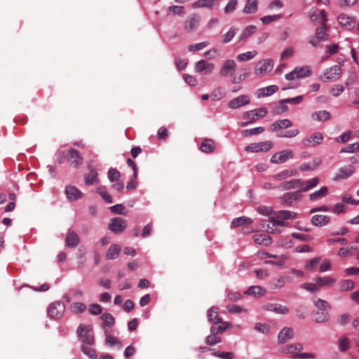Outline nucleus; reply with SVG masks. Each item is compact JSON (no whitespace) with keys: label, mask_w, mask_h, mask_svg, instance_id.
<instances>
[{"label":"nucleus","mask_w":359,"mask_h":359,"mask_svg":"<svg viewBox=\"0 0 359 359\" xmlns=\"http://www.w3.org/2000/svg\"><path fill=\"white\" fill-rule=\"evenodd\" d=\"M276 217H271L268 220L266 228L271 233H279L287 223L283 220L293 219L297 217V213L290 210H279L275 213Z\"/></svg>","instance_id":"obj_1"},{"label":"nucleus","mask_w":359,"mask_h":359,"mask_svg":"<svg viewBox=\"0 0 359 359\" xmlns=\"http://www.w3.org/2000/svg\"><path fill=\"white\" fill-rule=\"evenodd\" d=\"M304 349L303 345L300 343L289 344L280 348V352L284 354H289L293 359H309L315 358L314 353H302Z\"/></svg>","instance_id":"obj_2"},{"label":"nucleus","mask_w":359,"mask_h":359,"mask_svg":"<svg viewBox=\"0 0 359 359\" xmlns=\"http://www.w3.org/2000/svg\"><path fill=\"white\" fill-rule=\"evenodd\" d=\"M91 325L80 324L76 330L78 337L81 339L83 345H93L95 343L94 336L90 332L92 331Z\"/></svg>","instance_id":"obj_3"},{"label":"nucleus","mask_w":359,"mask_h":359,"mask_svg":"<svg viewBox=\"0 0 359 359\" xmlns=\"http://www.w3.org/2000/svg\"><path fill=\"white\" fill-rule=\"evenodd\" d=\"M267 114V109L265 107H260L253 110L245 111L243 114V118L246 121L241 123V126L245 127L255 121L256 119L265 116Z\"/></svg>","instance_id":"obj_4"},{"label":"nucleus","mask_w":359,"mask_h":359,"mask_svg":"<svg viewBox=\"0 0 359 359\" xmlns=\"http://www.w3.org/2000/svg\"><path fill=\"white\" fill-rule=\"evenodd\" d=\"M65 311V305L60 301L51 303L47 309L48 316L51 318H60Z\"/></svg>","instance_id":"obj_5"},{"label":"nucleus","mask_w":359,"mask_h":359,"mask_svg":"<svg viewBox=\"0 0 359 359\" xmlns=\"http://www.w3.org/2000/svg\"><path fill=\"white\" fill-rule=\"evenodd\" d=\"M273 146L271 141L255 142L247 145L245 150L247 152H266L270 150Z\"/></svg>","instance_id":"obj_6"},{"label":"nucleus","mask_w":359,"mask_h":359,"mask_svg":"<svg viewBox=\"0 0 359 359\" xmlns=\"http://www.w3.org/2000/svg\"><path fill=\"white\" fill-rule=\"evenodd\" d=\"M215 68V64L209 62L205 60H201L195 63L194 71L203 75L212 74Z\"/></svg>","instance_id":"obj_7"},{"label":"nucleus","mask_w":359,"mask_h":359,"mask_svg":"<svg viewBox=\"0 0 359 359\" xmlns=\"http://www.w3.org/2000/svg\"><path fill=\"white\" fill-rule=\"evenodd\" d=\"M293 157L294 154L292 151L290 149H285L273 154L270 159V162L277 164L283 163L288 159L292 158Z\"/></svg>","instance_id":"obj_8"},{"label":"nucleus","mask_w":359,"mask_h":359,"mask_svg":"<svg viewBox=\"0 0 359 359\" xmlns=\"http://www.w3.org/2000/svg\"><path fill=\"white\" fill-rule=\"evenodd\" d=\"M127 227V222L121 217H114L109 223V229L115 233L123 231Z\"/></svg>","instance_id":"obj_9"},{"label":"nucleus","mask_w":359,"mask_h":359,"mask_svg":"<svg viewBox=\"0 0 359 359\" xmlns=\"http://www.w3.org/2000/svg\"><path fill=\"white\" fill-rule=\"evenodd\" d=\"M236 63L233 60L229 59L224 62L219 69V74L221 76L226 77L228 76H233V72L236 69Z\"/></svg>","instance_id":"obj_10"},{"label":"nucleus","mask_w":359,"mask_h":359,"mask_svg":"<svg viewBox=\"0 0 359 359\" xmlns=\"http://www.w3.org/2000/svg\"><path fill=\"white\" fill-rule=\"evenodd\" d=\"M66 157L69 164L74 168H77L83 163L82 156L79 152L74 149H69L66 154Z\"/></svg>","instance_id":"obj_11"},{"label":"nucleus","mask_w":359,"mask_h":359,"mask_svg":"<svg viewBox=\"0 0 359 359\" xmlns=\"http://www.w3.org/2000/svg\"><path fill=\"white\" fill-rule=\"evenodd\" d=\"M323 140V135L321 133L317 132L313 133L309 137H304L302 140V144L306 147H316L320 144Z\"/></svg>","instance_id":"obj_12"},{"label":"nucleus","mask_w":359,"mask_h":359,"mask_svg":"<svg viewBox=\"0 0 359 359\" xmlns=\"http://www.w3.org/2000/svg\"><path fill=\"white\" fill-rule=\"evenodd\" d=\"M200 17L196 14L189 16L184 22V29L190 33L197 29L199 25Z\"/></svg>","instance_id":"obj_13"},{"label":"nucleus","mask_w":359,"mask_h":359,"mask_svg":"<svg viewBox=\"0 0 359 359\" xmlns=\"http://www.w3.org/2000/svg\"><path fill=\"white\" fill-rule=\"evenodd\" d=\"M294 337V330L292 327H285L278 334V342L285 344Z\"/></svg>","instance_id":"obj_14"},{"label":"nucleus","mask_w":359,"mask_h":359,"mask_svg":"<svg viewBox=\"0 0 359 359\" xmlns=\"http://www.w3.org/2000/svg\"><path fill=\"white\" fill-rule=\"evenodd\" d=\"M339 25L347 30H351L355 26V19L345 13H341L338 17Z\"/></svg>","instance_id":"obj_15"},{"label":"nucleus","mask_w":359,"mask_h":359,"mask_svg":"<svg viewBox=\"0 0 359 359\" xmlns=\"http://www.w3.org/2000/svg\"><path fill=\"white\" fill-rule=\"evenodd\" d=\"M341 68L337 65H334L327 69L321 77L323 81H336L339 78Z\"/></svg>","instance_id":"obj_16"},{"label":"nucleus","mask_w":359,"mask_h":359,"mask_svg":"<svg viewBox=\"0 0 359 359\" xmlns=\"http://www.w3.org/2000/svg\"><path fill=\"white\" fill-rule=\"evenodd\" d=\"M273 67V62L271 60H264L260 61L255 70L256 74L264 75L271 71Z\"/></svg>","instance_id":"obj_17"},{"label":"nucleus","mask_w":359,"mask_h":359,"mask_svg":"<svg viewBox=\"0 0 359 359\" xmlns=\"http://www.w3.org/2000/svg\"><path fill=\"white\" fill-rule=\"evenodd\" d=\"M354 172V168L351 165L340 168L333 177L334 181H339L349 177Z\"/></svg>","instance_id":"obj_18"},{"label":"nucleus","mask_w":359,"mask_h":359,"mask_svg":"<svg viewBox=\"0 0 359 359\" xmlns=\"http://www.w3.org/2000/svg\"><path fill=\"white\" fill-rule=\"evenodd\" d=\"M250 103V98L246 95H241L231 100L228 102V107L230 109H238L243 105Z\"/></svg>","instance_id":"obj_19"},{"label":"nucleus","mask_w":359,"mask_h":359,"mask_svg":"<svg viewBox=\"0 0 359 359\" xmlns=\"http://www.w3.org/2000/svg\"><path fill=\"white\" fill-rule=\"evenodd\" d=\"M300 197L301 194H299V191H298L287 192L280 197V201L286 206H291L294 201L298 200Z\"/></svg>","instance_id":"obj_20"},{"label":"nucleus","mask_w":359,"mask_h":359,"mask_svg":"<svg viewBox=\"0 0 359 359\" xmlns=\"http://www.w3.org/2000/svg\"><path fill=\"white\" fill-rule=\"evenodd\" d=\"M319 182L320 179L318 177H313L305 181L300 179V184L298 191H299V194L302 191H308L316 187Z\"/></svg>","instance_id":"obj_21"},{"label":"nucleus","mask_w":359,"mask_h":359,"mask_svg":"<svg viewBox=\"0 0 359 359\" xmlns=\"http://www.w3.org/2000/svg\"><path fill=\"white\" fill-rule=\"evenodd\" d=\"M263 309L282 315H285L289 312V309L285 306L273 303H268L264 304L263 306Z\"/></svg>","instance_id":"obj_22"},{"label":"nucleus","mask_w":359,"mask_h":359,"mask_svg":"<svg viewBox=\"0 0 359 359\" xmlns=\"http://www.w3.org/2000/svg\"><path fill=\"white\" fill-rule=\"evenodd\" d=\"M292 278L288 276H280L271 280L269 284L272 289H280L284 287L287 283H290Z\"/></svg>","instance_id":"obj_23"},{"label":"nucleus","mask_w":359,"mask_h":359,"mask_svg":"<svg viewBox=\"0 0 359 359\" xmlns=\"http://www.w3.org/2000/svg\"><path fill=\"white\" fill-rule=\"evenodd\" d=\"M65 194L70 201H77L82 198L83 194L76 187L68 185L65 188Z\"/></svg>","instance_id":"obj_24"},{"label":"nucleus","mask_w":359,"mask_h":359,"mask_svg":"<svg viewBox=\"0 0 359 359\" xmlns=\"http://www.w3.org/2000/svg\"><path fill=\"white\" fill-rule=\"evenodd\" d=\"M310 19L313 22L325 24L327 19L324 10L312 9L310 12Z\"/></svg>","instance_id":"obj_25"},{"label":"nucleus","mask_w":359,"mask_h":359,"mask_svg":"<svg viewBox=\"0 0 359 359\" xmlns=\"http://www.w3.org/2000/svg\"><path fill=\"white\" fill-rule=\"evenodd\" d=\"M292 123L289 119H280L273 123L269 128L270 131H276L278 129H284L291 127Z\"/></svg>","instance_id":"obj_26"},{"label":"nucleus","mask_w":359,"mask_h":359,"mask_svg":"<svg viewBox=\"0 0 359 359\" xmlns=\"http://www.w3.org/2000/svg\"><path fill=\"white\" fill-rule=\"evenodd\" d=\"M219 0H198L193 3V8H211L215 6L218 5Z\"/></svg>","instance_id":"obj_27"},{"label":"nucleus","mask_w":359,"mask_h":359,"mask_svg":"<svg viewBox=\"0 0 359 359\" xmlns=\"http://www.w3.org/2000/svg\"><path fill=\"white\" fill-rule=\"evenodd\" d=\"M330 222V217L327 215H316L311 218L312 224L317 226L327 225Z\"/></svg>","instance_id":"obj_28"},{"label":"nucleus","mask_w":359,"mask_h":359,"mask_svg":"<svg viewBox=\"0 0 359 359\" xmlns=\"http://www.w3.org/2000/svg\"><path fill=\"white\" fill-rule=\"evenodd\" d=\"M278 87L276 85H272L267 87L260 88L257 91V97L261 98L269 96L277 92Z\"/></svg>","instance_id":"obj_29"},{"label":"nucleus","mask_w":359,"mask_h":359,"mask_svg":"<svg viewBox=\"0 0 359 359\" xmlns=\"http://www.w3.org/2000/svg\"><path fill=\"white\" fill-rule=\"evenodd\" d=\"M219 309L216 306H212L208 311L207 316L208 321L217 324V323H222V318L219 317Z\"/></svg>","instance_id":"obj_30"},{"label":"nucleus","mask_w":359,"mask_h":359,"mask_svg":"<svg viewBox=\"0 0 359 359\" xmlns=\"http://www.w3.org/2000/svg\"><path fill=\"white\" fill-rule=\"evenodd\" d=\"M328 188L327 187H322L319 190L316 191L309 194V199L311 201H317L328 194Z\"/></svg>","instance_id":"obj_31"},{"label":"nucleus","mask_w":359,"mask_h":359,"mask_svg":"<svg viewBox=\"0 0 359 359\" xmlns=\"http://www.w3.org/2000/svg\"><path fill=\"white\" fill-rule=\"evenodd\" d=\"M296 170H284L272 175L271 178L277 181H280L287 177L294 176L296 175Z\"/></svg>","instance_id":"obj_32"},{"label":"nucleus","mask_w":359,"mask_h":359,"mask_svg":"<svg viewBox=\"0 0 359 359\" xmlns=\"http://www.w3.org/2000/svg\"><path fill=\"white\" fill-rule=\"evenodd\" d=\"M255 243L257 245L267 246L271 243V238L266 234H256L253 236Z\"/></svg>","instance_id":"obj_33"},{"label":"nucleus","mask_w":359,"mask_h":359,"mask_svg":"<svg viewBox=\"0 0 359 359\" xmlns=\"http://www.w3.org/2000/svg\"><path fill=\"white\" fill-rule=\"evenodd\" d=\"M252 223V219L250 217L242 216L234 218L231 223L232 227L236 228L241 225H250Z\"/></svg>","instance_id":"obj_34"},{"label":"nucleus","mask_w":359,"mask_h":359,"mask_svg":"<svg viewBox=\"0 0 359 359\" xmlns=\"http://www.w3.org/2000/svg\"><path fill=\"white\" fill-rule=\"evenodd\" d=\"M66 243L69 247L74 248L79 243V238L74 231H69L66 237Z\"/></svg>","instance_id":"obj_35"},{"label":"nucleus","mask_w":359,"mask_h":359,"mask_svg":"<svg viewBox=\"0 0 359 359\" xmlns=\"http://www.w3.org/2000/svg\"><path fill=\"white\" fill-rule=\"evenodd\" d=\"M315 281L318 283V286L320 288L324 286H332L336 282V280L330 276H320L316 278Z\"/></svg>","instance_id":"obj_36"},{"label":"nucleus","mask_w":359,"mask_h":359,"mask_svg":"<svg viewBox=\"0 0 359 359\" xmlns=\"http://www.w3.org/2000/svg\"><path fill=\"white\" fill-rule=\"evenodd\" d=\"M300 179L292 180L282 182L278 188L283 190H289L292 189L299 188Z\"/></svg>","instance_id":"obj_37"},{"label":"nucleus","mask_w":359,"mask_h":359,"mask_svg":"<svg viewBox=\"0 0 359 359\" xmlns=\"http://www.w3.org/2000/svg\"><path fill=\"white\" fill-rule=\"evenodd\" d=\"M69 311L74 314H80L85 312L87 307L85 304L81 302H73L69 305Z\"/></svg>","instance_id":"obj_38"},{"label":"nucleus","mask_w":359,"mask_h":359,"mask_svg":"<svg viewBox=\"0 0 359 359\" xmlns=\"http://www.w3.org/2000/svg\"><path fill=\"white\" fill-rule=\"evenodd\" d=\"M265 290L258 285L250 286L246 291H245L244 294L248 295H253L262 297L265 294Z\"/></svg>","instance_id":"obj_39"},{"label":"nucleus","mask_w":359,"mask_h":359,"mask_svg":"<svg viewBox=\"0 0 359 359\" xmlns=\"http://www.w3.org/2000/svg\"><path fill=\"white\" fill-rule=\"evenodd\" d=\"M330 113L326 110H320L313 112L311 117L318 121H325L330 118Z\"/></svg>","instance_id":"obj_40"},{"label":"nucleus","mask_w":359,"mask_h":359,"mask_svg":"<svg viewBox=\"0 0 359 359\" xmlns=\"http://www.w3.org/2000/svg\"><path fill=\"white\" fill-rule=\"evenodd\" d=\"M101 320H102V328H104L107 327H112L115 323V320L112 315L109 313H104L101 317Z\"/></svg>","instance_id":"obj_41"},{"label":"nucleus","mask_w":359,"mask_h":359,"mask_svg":"<svg viewBox=\"0 0 359 359\" xmlns=\"http://www.w3.org/2000/svg\"><path fill=\"white\" fill-rule=\"evenodd\" d=\"M121 252V248L118 245H111L106 254L107 259H114L118 257Z\"/></svg>","instance_id":"obj_42"},{"label":"nucleus","mask_w":359,"mask_h":359,"mask_svg":"<svg viewBox=\"0 0 359 359\" xmlns=\"http://www.w3.org/2000/svg\"><path fill=\"white\" fill-rule=\"evenodd\" d=\"M314 320L316 323H325L329 320L328 311H317L314 313Z\"/></svg>","instance_id":"obj_43"},{"label":"nucleus","mask_w":359,"mask_h":359,"mask_svg":"<svg viewBox=\"0 0 359 359\" xmlns=\"http://www.w3.org/2000/svg\"><path fill=\"white\" fill-rule=\"evenodd\" d=\"M97 173L94 169H90V173L84 177L85 183L88 185L95 184L98 183Z\"/></svg>","instance_id":"obj_44"},{"label":"nucleus","mask_w":359,"mask_h":359,"mask_svg":"<svg viewBox=\"0 0 359 359\" xmlns=\"http://www.w3.org/2000/svg\"><path fill=\"white\" fill-rule=\"evenodd\" d=\"M220 325L218 326H212L210 327V332L215 333V334L218 335L219 334H222L225 332L227 328L231 325L228 322H224L222 320V323H219Z\"/></svg>","instance_id":"obj_45"},{"label":"nucleus","mask_w":359,"mask_h":359,"mask_svg":"<svg viewBox=\"0 0 359 359\" xmlns=\"http://www.w3.org/2000/svg\"><path fill=\"white\" fill-rule=\"evenodd\" d=\"M257 10V0H247L243 12L245 13H254Z\"/></svg>","instance_id":"obj_46"},{"label":"nucleus","mask_w":359,"mask_h":359,"mask_svg":"<svg viewBox=\"0 0 359 359\" xmlns=\"http://www.w3.org/2000/svg\"><path fill=\"white\" fill-rule=\"evenodd\" d=\"M215 148V142L210 139H205L201 145V151L205 153L212 152Z\"/></svg>","instance_id":"obj_47"},{"label":"nucleus","mask_w":359,"mask_h":359,"mask_svg":"<svg viewBox=\"0 0 359 359\" xmlns=\"http://www.w3.org/2000/svg\"><path fill=\"white\" fill-rule=\"evenodd\" d=\"M294 69L296 71L295 76L297 79L305 78L311 75V70L308 66L295 67Z\"/></svg>","instance_id":"obj_48"},{"label":"nucleus","mask_w":359,"mask_h":359,"mask_svg":"<svg viewBox=\"0 0 359 359\" xmlns=\"http://www.w3.org/2000/svg\"><path fill=\"white\" fill-rule=\"evenodd\" d=\"M238 29L234 27H231L229 29V31L222 35V41L223 43H229L232 40V39L235 36L236 34L237 33Z\"/></svg>","instance_id":"obj_49"},{"label":"nucleus","mask_w":359,"mask_h":359,"mask_svg":"<svg viewBox=\"0 0 359 359\" xmlns=\"http://www.w3.org/2000/svg\"><path fill=\"white\" fill-rule=\"evenodd\" d=\"M257 55V52L256 50L248 51L244 53L238 54L236 57V59L240 62H245L252 59Z\"/></svg>","instance_id":"obj_50"},{"label":"nucleus","mask_w":359,"mask_h":359,"mask_svg":"<svg viewBox=\"0 0 359 359\" xmlns=\"http://www.w3.org/2000/svg\"><path fill=\"white\" fill-rule=\"evenodd\" d=\"M222 341V338L219 335L215 334L213 332H210L205 340V343L208 346H214Z\"/></svg>","instance_id":"obj_51"},{"label":"nucleus","mask_w":359,"mask_h":359,"mask_svg":"<svg viewBox=\"0 0 359 359\" xmlns=\"http://www.w3.org/2000/svg\"><path fill=\"white\" fill-rule=\"evenodd\" d=\"M326 29V24H323L321 27H317L316 30L315 36L322 40L323 41H325L328 40V35L325 33Z\"/></svg>","instance_id":"obj_52"},{"label":"nucleus","mask_w":359,"mask_h":359,"mask_svg":"<svg viewBox=\"0 0 359 359\" xmlns=\"http://www.w3.org/2000/svg\"><path fill=\"white\" fill-rule=\"evenodd\" d=\"M313 302L316 307L318 309V311H329L330 306L328 302H327L326 301L321 299L320 298H315L313 299Z\"/></svg>","instance_id":"obj_53"},{"label":"nucleus","mask_w":359,"mask_h":359,"mask_svg":"<svg viewBox=\"0 0 359 359\" xmlns=\"http://www.w3.org/2000/svg\"><path fill=\"white\" fill-rule=\"evenodd\" d=\"M209 45L208 41H203L198 43L190 44L187 46V50L190 52L199 51Z\"/></svg>","instance_id":"obj_54"},{"label":"nucleus","mask_w":359,"mask_h":359,"mask_svg":"<svg viewBox=\"0 0 359 359\" xmlns=\"http://www.w3.org/2000/svg\"><path fill=\"white\" fill-rule=\"evenodd\" d=\"M97 192L102 196V198L108 203H112L113 199L111 196L106 191L104 187H99L97 188Z\"/></svg>","instance_id":"obj_55"},{"label":"nucleus","mask_w":359,"mask_h":359,"mask_svg":"<svg viewBox=\"0 0 359 359\" xmlns=\"http://www.w3.org/2000/svg\"><path fill=\"white\" fill-rule=\"evenodd\" d=\"M81 350L85 355L88 356L90 359L97 358L96 351L93 348L87 346L86 345H82L81 346Z\"/></svg>","instance_id":"obj_56"},{"label":"nucleus","mask_w":359,"mask_h":359,"mask_svg":"<svg viewBox=\"0 0 359 359\" xmlns=\"http://www.w3.org/2000/svg\"><path fill=\"white\" fill-rule=\"evenodd\" d=\"M359 152V142L348 144L340 150V153H355Z\"/></svg>","instance_id":"obj_57"},{"label":"nucleus","mask_w":359,"mask_h":359,"mask_svg":"<svg viewBox=\"0 0 359 359\" xmlns=\"http://www.w3.org/2000/svg\"><path fill=\"white\" fill-rule=\"evenodd\" d=\"M301 287L307 290V291H309L312 293H315L316 292H318L319 290H320V287L318 286V284L317 282L315 281V283H303L302 285H301Z\"/></svg>","instance_id":"obj_58"},{"label":"nucleus","mask_w":359,"mask_h":359,"mask_svg":"<svg viewBox=\"0 0 359 359\" xmlns=\"http://www.w3.org/2000/svg\"><path fill=\"white\" fill-rule=\"evenodd\" d=\"M256 30V27L254 25H249L245 27L240 35V40H245L252 34Z\"/></svg>","instance_id":"obj_59"},{"label":"nucleus","mask_w":359,"mask_h":359,"mask_svg":"<svg viewBox=\"0 0 359 359\" xmlns=\"http://www.w3.org/2000/svg\"><path fill=\"white\" fill-rule=\"evenodd\" d=\"M105 344L111 346L116 345L119 350L122 348V345L120 341L116 337L111 335H107V337L105 338Z\"/></svg>","instance_id":"obj_60"},{"label":"nucleus","mask_w":359,"mask_h":359,"mask_svg":"<svg viewBox=\"0 0 359 359\" xmlns=\"http://www.w3.org/2000/svg\"><path fill=\"white\" fill-rule=\"evenodd\" d=\"M168 14H177L179 15H182L184 14V8L181 6H169L167 9Z\"/></svg>","instance_id":"obj_61"},{"label":"nucleus","mask_w":359,"mask_h":359,"mask_svg":"<svg viewBox=\"0 0 359 359\" xmlns=\"http://www.w3.org/2000/svg\"><path fill=\"white\" fill-rule=\"evenodd\" d=\"M299 133V131L298 130H290L285 132L281 131L277 133V137L291 138L297 136Z\"/></svg>","instance_id":"obj_62"},{"label":"nucleus","mask_w":359,"mask_h":359,"mask_svg":"<svg viewBox=\"0 0 359 359\" xmlns=\"http://www.w3.org/2000/svg\"><path fill=\"white\" fill-rule=\"evenodd\" d=\"M89 312L91 315L97 316L102 312V306L98 304H91L88 307Z\"/></svg>","instance_id":"obj_63"},{"label":"nucleus","mask_w":359,"mask_h":359,"mask_svg":"<svg viewBox=\"0 0 359 359\" xmlns=\"http://www.w3.org/2000/svg\"><path fill=\"white\" fill-rule=\"evenodd\" d=\"M238 4V0H229L226 6L224 7V11L226 14H229L235 11Z\"/></svg>","instance_id":"obj_64"}]
</instances>
